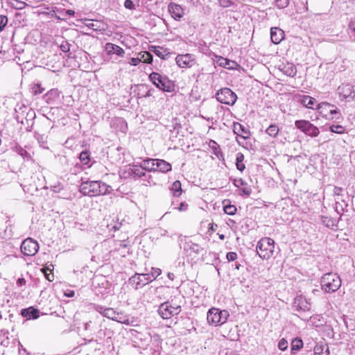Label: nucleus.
<instances>
[{"mask_svg": "<svg viewBox=\"0 0 355 355\" xmlns=\"http://www.w3.org/2000/svg\"><path fill=\"white\" fill-rule=\"evenodd\" d=\"M171 191L173 196L179 197L182 192L181 182L178 180L175 181L171 187Z\"/></svg>", "mask_w": 355, "mask_h": 355, "instance_id": "nucleus-26", "label": "nucleus"}, {"mask_svg": "<svg viewBox=\"0 0 355 355\" xmlns=\"http://www.w3.org/2000/svg\"><path fill=\"white\" fill-rule=\"evenodd\" d=\"M124 6L125 8L131 10L135 9V6L132 0H125L124 2Z\"/></svg>", "mask_w": 355, "mask_h": 355, "instance_id": "nucleus-50", "label": "nucleus"}, {"mask_svg": "<svg viewBox=\"0 0 355 355\" xmlns=\"http://www.w3.org/2000/svg\"><path fill=\"white\" fill-rule=\"evenodd\" d=\"M157 88L164 92H173L175 89V85L172 81L166 77L163 78V80L157 85Z\"/></svg>", "mask_w": 355, "mask_h": 355, "instance_id": "nucleus-19", "label": "nucleus"}, {"mask_svg": "<svg viewBox=\"0 0 355 355\" xmlns=\"http://www.w3.org/2000/svg\"><path fill=\"white\" fill-rule=\"evenodd\" d=\"M167 276H168V279H170L171 280H173L175 278V275L172 272H168Z\"/></svg>", "mask_w": 355, "mask_h": 355, "instance_id": "nucleus-59", "label": "nucleus"}, {"mask_svg": "<svg viewBox=\"0 0 355 355\" xmlns=\"http://www.w3.org/2000/svg\"><path fill=\"white\" fill-rule=\"evenodd\" d=\"M243 159H244L243 155L241 153H237L236 158V168L239 171H240L241 172H243L245 168V166L243 164Z\"/></svg>", "mask_w": 355, "mask_h": 355, "instance_id": "nucleus-29", "label": "nucleus"}, {"mask_svg": "<svg viewBox=\"0 0 355 355\" xmlns=\"http://www.w3.org/2000/svg\"><path fill=\"white\" fill-rule=\"evenodd\" d=\"M279 129L275 124L270 125L266 130V132L272 137H275L278 135Z\"/></svg>", "mask_w": 355, "mask_h": 355, "instance_id": "nucleus-35", "label": "nucleus"}, {"mask_svg": "<svg viewBox=\"0 0 355 355\" xmlns=\"http://www.w3.org/2000/svg\"><path fill=\"white\" fill-rule=\"evenodd\" d=\"M155 53L157 56H159V57L162 58V59H164V58H164V55L162 53V52L161 49H156V50L155 51Z\"/></svg>", "mask_w": 355, "mask_h": 355, "instance_id": "nucleus-57", "label": "nucleus"}, {"mask_svg": "<svg viewBox=\"0 0 355 355\" xmlns=\"http://www.w3.org/2000/svg\"><path fill=\"white\" fill-rule=\"evenodd\" d=\"M8 3L15 9L17 10H22L24 9L26 3L24 1H19V0H8Z\"/></svg>", "mask_w": 355, "mask_h": 355, "instance_id": "nucleus-33", "label": "nucleus"}, {"mask_svg": "<svg viewBox=\"0 0 355 355\" xmlns=\"http://www.w3.org/2000/svg\"><path fill=\"white\" fill-rule=\"evenodd\" d=\"M323 106H327V107H331V109L329 110V112L331 114L337 113V108L334 105H331V104H330L329 103H326V102H323V103L318 104L316 109H318V110L320 109Z\"/></svg>", "mask_w": 355, "mask_h": 355, "instance_id": "nucleus-41", "label": "nucleus"}, {"mask_svg": "<svg viewBox=\"0 0 355 355\" xmlns=\"http://www.w3.org/2000/svg\"><path fill=\"white\" fill-rule=\"evenodd\" d=\"M320 284L326 293H334L340 287L341 279L336 273L329 272L322 276Z\"/></svg>", "mask_w": 355, "mask_h": 355, "instance_id": "nucleus-2", "label": "nucleus"}, {"mask_svg": "<svg viewBox=\"0 0 355 355\" xmlns=\"http://www.w3.org/2000/svg\"><path fill=\"white\" fill-rule=\"evenodd\" d=\"M116 311L112 308H106L104 311V316L114 320Z\"/></svg>", "mask_w": 355, "mask_h": 355, "instance_id": "nucleus-40", "label": "nucleus"}, {"mask_svg": "<svg viewBox=\"0 0 355 355\" xmlns=\"http://www.w3.org/2000/svg\"><path fill=\"white\" fill-rule=\"evenodd\" d=\"M295 125L305 135L312 137H317L320 133L318 128L309 121L297 120L295 122Z\"/></svg>", "mask_w": 355, "mask_h": 355, "instance_id": "nucleus-7", "label": "nucleus"}, {"mask_svg": "<svg viewBox=\"0 0 355 355\" xmlns=\"http://www.w3.org/2000/svg\"><path fill=\"white\" fill-rule=\"evenodd\" d=\"M304 10H305V11H308L309 10L308 0H306V2L304 3Z\"/></svg>", "mask_w": 355, "mask_h": 355, "instance_id": "nucleus-62", "label": "nucleus"}, {"mask_svg": "<svg viewBox=\"0 0 355 355\" xmlns=\"http://www.w3.org/2000/svg\"><path fill=\"white\" fill-rule=\"evenodd\" d=\"M175 62L181 68H191L196 63L194 55L190 53L178 55Z\"/></svg>", "mask_w": 355, "mask_h": 355, "instance_id": "nucleus-11", "label": "nucleus"}, {"mask_svg": "<svg viewBox=\"0 0 355 355\" xmlns=\"http://www.w3.org/2000/svg\"><path fill=\"white\" fill-rule=\"evenodd\" d=\"M47 270H49V271H50V272H51V270H49V268H45V269L44 270V274H45V276H46V279H47L49 281L51 282V281H53V279H51V277H50V276H51V273H49V274H48V273L46 272V271H47Z\"/></svg>", "mask_w": 355, "mask_h": 355, "instance_id": "nucleus-58", "label": "nucleus"}, {"mask_svg": "<svg viewBox=\"0 0 355 355\" xmlns=\"http://www.w3.org/2000/svg\"><path fill=\"white\" fill-rule=\"evenodd\" d=\"M28 108L25 107V106H20L19 107V110H17L15 109V111H16V116H15V119L17 121V122L19 123H21L22 124H24L25 122L24 121V117L20 115V113H19V110H28Z\"/></svg>", "mask_w": 355, "mask_h": 355, "instance_id": "nucleus-42", "label": "nucleus"}, {"mask_svg": "<svg viewBox=\"0 0 355 355\" xmlns=\"http://www.w3.org/2000/svg\"><path fill=\"white\" fill-rule=\"evenodd\" d=\"M165 78V76H162L159 73L156 72H153L149 76L150 80L157 87V85H159V84L163 80V78Z\"/></svg>", "mask_w": 355, "mask_h": 355, "instance_id": "nucleus-30", "label": "nucleus"}, {"mask_svg": "<svg viewBox=\"0 0 355 355\" xmlns=\"http://www.w3.org/2000/svg\"><path fill=\"white\" fill-rule=\"evenodd\" d=\"M233 183L235 187L241 188L243 195L248 196L251 194L252 190L250 187H248L247 182H245L243 179H234Z\"/></svg>", "mask_w": 355, "mask_h": 355, "instance_id": "nucleus-17", "label": "nucleus"}, {"mask_svg": "<svg viewBox=\"0 0 355 355\" xmlns=\"http://www.w3.org/2000/svg\"><path fill=\"white\" fill-rule=\"evenodd\" d=\"M226 258L229 261H233L236 259L237 254L234 252H227L226 254Z\"/></svg>", "mask_w": 355, "mask_h": 355, "instance_id": "nucleus-51", "label": "nucleus"}, {"mask_svg": "<svg viewBox=\"0 0 355 355\" xmlns=\"http://www.w3.org/2000/svg\"><path fill=\"white\" fill-rule=\"evenodd\" d=\"M15 150L18 155L21 156L24 159H31V155L28 153L26 150L23 148L21 146H16L15 147Z\"/></svg>", "mask_w": 355, "mask_h": 355, "instance_id": "nucleus-36", "label": "nucleus"}, {"mask_svg": "<svg viewBox=\"0 0 355 355\" xmlns=\"http://www.w3.org/2000/svg\"><path fill=\"white\" fill-rule=\"evenodd\" d=\"M187 245L190 250L196 254H199L202 250V248H201L198 244L194 243L191 241L187 243Z\"/></svg>", "mask_w": 355, "mask_h": 355, "instance_id": "nucleus-39", "label": "nucleus"}, {"mask_svg": "<svg viewBox=\"0 0 355 355\" xmlns=\"http://www.w3.org/2000/svg\"><path fill=\"white\" fill-rule=\"evenodd\" d=\"M181 311L180 305H172L169 302H165L159 306L158 313L163 319H170L177 315Z\"/></svg>", "mask_w": 355, "mask_h": 355, "instance_id": "nucleus-5", "label": "nucleus"}, {"mask_svg": "<svg viewBox=\"0 0 355 355\" xmlns=\"http://www.w3.org/2000/svg\"><path fill=\"white\" fill-rule=\"evenodd\" d=\"M216 98L221 103L233 105L236 101L237 96L230 88L224 87L216 92Z\"/></svg>", "mask_w": 355, "mask_h": 355, "instance_id": "nucleus-6", "label": "nucleus"}, {"mask_svg": "<svg viewBox=\"0 0 355 355\" xmlns=\"http://www.w3.org/2000/svg\"><path fill=\"white\" fill-rule=\"evenodd\" d=\"M282 72L288 76L293 77L296 75L297 69L296 67L291 63H288L284 65L282 69Z\"/></svg>", "mask_w": 355, "mask_h": 355, "instance_id": "nucleus-23", "label": "nucleus"}, {"mask_svg": "<svg viewBox=\"0 0 355 355\" xmlns=\"http://www.w3.org/2000/svg\"><path fill=\"white\" fill-rule=\"evenodd\" d=\"M153 58V55L147 51L141 52L139 54V58L141 59V62L144 63H151Z\"/></svg>", "mask_w": 355, "mask_h": 355, "instance_id": "nucleus-32", "label": "nucleus"}, {"mask_svg": "<svg viewBox=\"0 0 355 355\" xmlns=\"http://www.w3.org/2000/svg\"><path fill=\"white\" fill-rule=\"evenodd\" d=\"M114 321H116L117 322L124 324L126 325H130L133 322L131 320L129 317L123 313L116 312V316L114 319Z\"/></svg>", "mask_w": 355, "mask_h": 355, "instance_id": "nucleus-24", "label": "nucleus"}, {"mask_svg": "<svg viewBox=\"0 0 355 355\" xmlns=\"http://www.w3.org/2000/svg\"><path fill=\"white\" fill-rule=\"evenodd\" d=\"M162 271L159 268H152L150 273H147L151 279V282L155 279L160 274Z\"/></svg>", "mask_w": 355, "mask_h": 355, "instance_id": "nucleus-43", "label": "nucleus"}, {"mask_svg": "<svg viewBox=\"0 0 355 355\" xmlns=\"http://www.w3.org/2000/svg\"><path fill=\"white\" fill-rule=\"evenodd\" d=\"M8 24V18L6 15H0V31H2Z\"/></svg>", "mask_w": 355, "mask_h": 355, "instance_id": "nucleus-47", "label": "nucleus"}, {"mask_svg": "<svg viewBox=\"0 0 355 355\" xmlns=\"http://www.w3.org/2000/svg\"><path fill=\"white\" fill-rule=\"evenodd\" d=\"M278 348L282 351L286 350L288 348L287 340L284 338L281 339L278 343Z\"/></svg>", "mask_w": 355, "mask_h": 355, "instance_id": "nucleus-48", "label": "nucleus"}, {"mask_svg": "<svg viewBox=\"0 0 355 355\" xmlns=\"http://www.w3.org/2000/svg\"><path fill=\"white\" fill-rule=\"evenodd\" d=\"M209 146L213 150V153L216 156L220 157V156L222 155V151L220 148V146L215 141L210 140Z\"/></svg>", "mask_w": 355, "mask_h": 355, "instance_id": "nucleus-31", "label": "nucleus"}, {"mask_svg": "<svg viewBox=\"0 0 355 355\" xmlns=\"http://www.w3.org/2000/svg\"><path fill=\"white\" fill-rule=\"evenodd\" d=\"M94 309L104 316V311L106 309V308L100 305H94Z\"/></svg>", "mask_w": 355, "mask_h": 355, "instance_id": "nucleus-53", "label": "nucleus"}, {"mask_svg": "<svg viewBox=\"0 0 355 355\" xmlns=\"http://www.w3.org/2000/svg\"><path fill=\"white\" fill-rule=\"evenodd\" d=\"M71 44L67 41H62L60 45V49L62 52L67 53L70 51Z\"/></svg>", "mask_w": 355, "mask_h": 355, "instance_id": "nucleus-45", "label": "nucleus"}, {"mask_svg": "<svg viewBox=\"0 0 355 355\" xmlns=\"http://www.w3.org/2000/svg\"><path fill=\"white\" fill-rule=\"evenodd\" d=\"M315 355H329V347L327 345H317L314 347Z\"/></svg>", "mask_w": 355, "mask_h": 355, "instance_id": "nucleus-28", "label": "nucleus"}, {"mask_svg": "<svg viewBox=\"0 0 355 355\" xmlns=\"http://www.w3.org/2000/svg\"><path fill=\"white\" fill-rule=\"evenodd\" d=\"M66 12L69 16H73L74 14H75V12L73 10H67Z\"/></svg>", "mask_w": 355, "mask_h": 355, "instance_id": "nucleus-60", "label": "nucleus"}, {"mask_svg": "<svg viewBox=\"0 0 355 355\" xmlns=\"http://www.w3.org/2000/svg\"><path fill=\"white\" fill-rule=\"evenodd\" d=\"M80 160L83 164L87 165L89 162L90 157L88 151H83L79 156Z\"/></svg>", "mask_w": 355, "mask_h": 355, "instance_id": "nucleus-37", "label": "nucleus"}, {"mask_svg": "<svg viewBox=\"0 0 355 355\" xmlns=\"http://www.w3.org/2000/svg\"><path fill=\"white\" fill-rule=\"evenodd\" d=\"M230 313L226 310L211 308L207 312V319L209 324L218 326L226 322Z\"/></svg>", "mask_w": 355, "mask_h": 355, "instance_id": "nucleus-4", "label": "nucleus"}, {"mask_svg": "<svg viewBox=\"0 0 355 355\" xmlns=\"http://www.w3.org/2000/svg\"><path fill=\"white\" fill-rule=\"evenodd\" d=\"M339 97L347 101H352L355 99V89L352 85L349 83H343L338 88Z\"/></svg>", "mask_w": 355, "mask_h": 355, "instance_id": "nucleus-9", "label": "nucleus"}, {"mask_svg": "<svg viewBox=\"0 0 355 355\" xmlns=\"http://www.w3.org/2000/svg\"><path fill=\"white\" fill-rule=\"evenodd\" d=\"M156 161H157V159H148L144 160L142 164V167L147 171H156Z\"/></svg>", "mask_w": 355, "mask_h": 355, "instance_id": "nucleus-25", "label": "nucleus"}, {"mask_svg": "<svg viewBox=\"0 0 355 355\" xmlns=\"http://www.w3.org/2000/svg\"><path fill=\"white\" fill-rule=\"evenodd\" d=\"M90 323H91L90 322L85 323V324H84L85 330H88L89 329Z\"/></svg>", "mask_w": 355, "mask_h": 355, "instance_id": "nucleus-61", "label": "nucleus"}, {"mask_svg": "<svg viewBox=\"0 0 355 355\" xmlns=\"http://www.w3.org/2000/svg\"><path fill=\"white\" fill-rule=\"evenodd\" d=\"M292 307L298 313L306 312L311 309V303L304 296L298 295L294 299Z\"/></svg>", "mask_w": 355, "mask_h": 355, "instance_id": "nucleus-12", "label": "nucleus"}, {"mask_svg": "<svg viewBox=\"0 0 355 355\" xmlns=\"http://www.w3.org/2000/svg\"><path fill=\"white\" fill-rule=\"evenodd\" d=\"M168 10L171 17L177 21H180L184 14L182 7L175 3H170Z\"/></svg>", "mask_w": 355, "mask_h": 355, "instance_id": "nucleus-14", "label": "nucleus"}, {"mask_svg": "<svg viewBox=\"0 0 355 355\" xmlns=\"http://www.w3.org/2000/svg\"><path fill=\"white\" fill-rule=\"evenodd\" d=\"M56 91L55 90H51L47 93V95H53V94H55Z\"/></svg>", "mask_w": 355, "mask_h": 355, "instance_id": "nucleus-64", "label": "nucleus"}, {"mask_svg": "<svg viewBox=\"0 0 355 355\" xmlns=\"http://www.w3.org/2000/svg\"><path fill=\"white\" fill-rule=\"evenodd\" d=\"M275 241L269 237H264L259 240L257 245V254L263 259H268L273 254Z\"/></svg>", "mask_w": 355, "mask_h": 355, "instance_id": "nucleus-3", "label": "nucleus"}, {"mask_svg": "<svg viewBox=\"0 0 355 355\" xmlns=\"http://www.w3.org/2000/svg\"><path fill=\"white\" fill-rule=\"evenodd\" d=\"M233 131L238 137L242 139H248L250 137V131L239 123H234Z\"/></svg>", "mask_w": 355, "mask_h": 355, "instance_id": "nucleus-15", "label": "nucleus"}, {"mask_svg": "<svg viewBox=\"0 0 355 355\" xmlns=\"http://www.w3.org/2000/svg\"><path fill=\"white\" fill-rule=\"evenodd\" d=\"M298 101L307 108L313 109V105L315 104V99L309 96H300L298 98Z\"/></svg>", "mask_w": 355, "mask_h": 355, "instance_id": "nucleus-21", "label": "nucleus"}, {"mask_svg": "<svg viewBox=\"0 0 355 355\" xmlns=\"http://www.w3.org/2000/svg\"><path fill=\"white\" fill-rule=\"evenodd\" d=\"M105 51L110 59L112 58L113 55L119 58H123L125 55V51L121 46L111 42L105 44Z\"/></svg>", "mask_w": 355, "mask_h": 355, "instance_id": "nucleus-13", "label": "nucleus"}, {"mask_svg": "<svg viewBox=\"0 0 355 355\" xmlns=\"http://www.w3.org/2000/svg\"><path fill=\"white\" fill-rule=\"evenodd\" d=\"M34 115H35V113L33 111H31V110H29V112L27 113V116H30L31 117H33Z\"/></svg>", "mask_w": 355, "mask_h": 355, "instance_id": "nucleus-63", "label": "nucleus"}, {"mask_svg": "<svg viewBox=\"0 0 355 355\" xmlns=\"http://www.w3.org/2000/svg\"><path fill=\"white\" fill-rule=\"evenodd\" d=\"M145 169L142 167V164L141 167H138L137 166H134L131 169V171L135 177L141 178L146 175Z\"/></svg>", "mask_w": 355, "mask_h": 355, "instance_id": "nucleus-34", "label": "nucleus"}, {"mask_svg": "<svg viewBox=\"0 0 355 355\" xmlns=\"http://www.w3.org/2000/svg\"><path fill=\"white\" fill-rule=\"evenodd\" d=\"M112 191L110 185L101 181H85L80 185V191L85 196H97L106 195Z\"/></svg>", "mask_w": 355, "mask_h": 355, "instance_id": "nucleus-1", "label": "nucleus"}, {"mask_svg": "<svg viewBox=\"0 0 355 355\" xmlns=\"http://www.w3.org/2000/svg\"><path fill=\"white\" fill-rule=\"evenodd\" d=\"M333 192L335 195L340 196L342 194L343 189L341 187H334Z\"/></svg>", "mask_w": 355, "mask_h": 355, "instance_id": "nucleus-55", "label": "nucleus"}, {"mask_svg": "<svg viewBox=\"0 0 355 355\" xmlns=\"http://www.w3.org/2000/svg\"><path fill=\"white\" fill-rule=\"evenodd\" d=\"M330 129L331 132L339 134L343 133L344 132V128L339 125H331Z\"/></svg>", "mask_w": 355, "mask_h": 355, "instance_id": "nucleus-49", "label": "nucleus"}, {"mask_svg": "<svg viewBox=\"0 0 355 355\" xmlns=\"http://www.w3.org/2000/svg\"><path fill=\"white\" fill-rule=\"evenodd\" d=\"M274 2L275 6L279 9L285 8L289 4V0H274Z\"/></svg>", "mask_w": 355, "mask_h": 355, "instance_id": "nucleus-44", "label": "nucleus"}, {"mask_svg": "<svg viewBox=\"0 0 355 355\" xmlns=\"http://www.w3.org/2000/svg\"><path fill=\"white\" fill-rule=\"evenodd\" d=\"M39 250V244L31 238L25 239L21 245V252L26 256H33Z\"/></svg>", "mask_w": 355, "mask_h": 355, "instance_id": "nucleus-8", "label": "nucleus"}, {"mask_svg": "<svg viewBox=\"0 0 355 355\" xmlns=\"http://www.w3.org/2000/svg\"><path fill=\"white\" fill-rule=\"evenodd\" d=\"M40 311L38 309H35L33 306H30L28 309H24L21 311V314L23 317L27 319H37L39 317Z\"/></svg>", "mask_w": 355, "mask_h": 355, "instance_id": "nucleus-18", "label": "nucleus"}, {"mask_svg": "<svg viewBox=\"0 0 355 355\" xmlns=\"http://www.w3.org/2000/svg\"><path fill=\"white\" fill-rule=\"evenodd\" d=\"M141 62V59L138 58H132L129 62L130 64L132 66H137L139 63Z\"/></svg>", "mask_w": 355, "mask_h": 355, "instance_id": "nucleus-52", "label": "nucleus"}, {"mask_svg": "<svg viewBox=\"0 0 355 355\" xmlns=\"http://www.w3.org/2000/svg\"><path fill=\"white\" fill-rule=\"evenodd\" d=\"M284 36V32L282 29H280L277 27L271 28L270 38H271V41L274 44H277L280 43L281 41L283 40Z\"/></svg>", "mask_w": 355, "mask_h": 355, "instance_id": "nucleus-16", "label": "nucleus"}, {"mask_svg": "<svg viewBox=\"0 0 355 355\" xmlns=\"http://www.w3.org/2000/svg\"><path fill=\"white\" fill-rule=\"evenodd\" d=\"M156 171L162 173H167L171 171V165L164 159H159L156 161Z\"/></svg>", "mask_w": 355, "mask_h": 355, "instance_id": "nucleus-22", "label": "nucleus"}, {"mask_svg": "<svg viewBox=\"0 0 355 355\" xmlns=\"http://www.w3.org/2000/svg\"><path fill=\"white\" fill-rule=\"evenodd\" d=\"M44 89L41 87L40 84H35L32 87V92L35 95L40 94L43 92Z\"/></svg>", "mask_w": 355, "mask_h": 355, "instance_id": "nucleus-46", "label": "nucleus"}, {"mask_svg": "<svg viewBox=\"0 0 355 355\" xmlns=\"http://www.w3.org/2000/svg\"><path fill=\"white\" fill-rule=\"evenodd\" d=\"M223 210L225 214L228 215H234L236 212V207L234 205H230L228 200L223 201Z\"/></svg>", "mask_w": 355, "mask_h": 355, "instance_id": "nucleus-27", "label": "nucleus"}, {"mask_svg": "<svg viewBox=\"0 0 355 355\" xmlns=\"http://www.w3.org/2000/svg\"><path fill=\"white\" fill-rule=\"evenodd\" d=\"M128 282L135 289H138L151 282V279L146 273H136L129 279Z\"/></svg>", "mask_w": 355, "mask_h": 355, "instance_id": "nucleus-10", "label": "nucleus"}, {"mask_svg": "<svg viewBox=\"0 0 355 355\" xmlns=\"http://www.w3.org/2000/svg\"><path fill=\"white\" fill-rule=\"evenodd\" d=\"M179 211H186L188 209V205L184 202H181L178 207H176Z\"/></svg>", "mask_w": 355, "mask_h": 355, "instance_id": "nucleus-54", "label": "nucleus"}, {"mask_svg": "<svg viewBox=\"0 0 355 355\" xmlns=\"http://www.w3.org/2000/svg\"><path fill=\"white\" fill-rule=\"evenodd\" d=\"M26 284V280L24 278H19L17 281V285L18 286H22Z\"/></svg>", "mask_w": 355, "mask_h": 355, "instance_id": "nucleus-56", "label": "nucleus"}, {"mask_svg": "<svg viewBox=\"0 0 355 355\" xmlns=\"http://www.w3.org/2000/svg\"><path fill=\"white\" fill-rule=\"evenodd\" d=\"M303 347V343L300 339H295L291 343V351H298Z\"/></svg>", "mask_w": 355, "mask_h": 355, "instance_id": "nucleus-38", "label": "nucleus"}, {"mask_svg": "<svg viewBox=\"0 0 355 355\" xmlns=\"http://www.w3.org/2000/svg\"><path fill=\"white\" fill-rule=\"evenodd\" d=\"M216 62L219 66L229 69H234L236 65L235 62L231 61L221 56H216Z\"/></svg>", "mask_w": 355, "mask_h": 355, "instance_id": "nucleus-20", "label": "nucleus"}]
</instances>
